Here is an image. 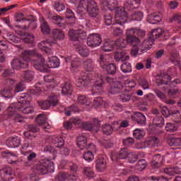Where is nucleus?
<instances>
[{
  "mask_svg": "<svg viewBox=\"0 0 181 181\" xmlns=\"http://www.w3.org/2000/svg\"><path fill=\"white\" fill-rule=\"evenodd\" d=\"M30 57H36L35 59L31 60V64L40 71H43V69H46V60L45 58L35 50H27L23 53V57L13 59L11 62L12 69L19 70L20 69H28L29 67V60Z\"/></svg>",
  "mask_w": 181,
  "mask_h": 181,
  "instance_id": "nucleus-1",
  "label": "nucleus"
},
{
  "mask_svg": "<svg viewBox=\"0 0 181 181\" xmlns=\"http://www.w3.org/2000/svg\"><path fill=\"white\" fill-rule=\"evenodd\" d=\"M45 152H49L50 156L49 158H44L40 161V163L34 166V170H36L37 173L40 175H46L49 172V167L53 166L52 160L56 159L57 156V151L52 146H47L44 148Z\"/></svg>",
  "mask_w": 181,
  "mask_h": 181,
  "instance_id": "nucleus-2",
  "label": "nucleus"
},
{
  "mask_svg": "<svg viewBox=\"0 0 181 181\" xmlns=\"http://www.w3.org/2000/svg\"><path fill=\"white\" fill-rule=\"evenodd\" d=\"M18 103L12 104L7 109L8 115H13L16 111H21L23 114L29 115L35 112V109L29 106V102L26 100V96H20Z\"/></svg>",
  "mask_w": 181,
  "mask_h": 181,
  "instance_id": "nucleus-3",
  "label": "nucleus"
},
{
  "mask_svg": "<svg viewBox=\"0 0 181 181\" xmlns=\"http://www.w3.org/2000/svg\"><path fill=\"white\" fill-rule=\"evenodd\" d=\"M60 101V96L56 95H49L47 100H38L37 104L42 110H49L50 107H56Z\"/></svg>",
  "mask_w": 181,
  "mask_h": 181,
  "instance_id": "nucleus-4",
  "label": "nucleus"
},
{
  "mask_svg": "<svg viewBox=\"0 0 181 181\" xmlns=\"http://www.w3.org/2000/svg\"><path fill=\"white\" fill-rule=\"evenodd\" d=\"M127 19L128 17L127 16H122V13H117L115 16V23H112V16L109 14L105 16V23L107 26H110V25H112V26L120 25V26H122V25L127 23Z\"/></svg>",
  "mask_w": 181,
  "mask_h": 181,
  "instance_id": "nucleus-5",
  "label": "nucleus"
},
{
  "mask_svg": "<svg viewBox=\"0 0 181 181\" xmlns=\"http://www.w3.org/2000/svg\"><path fill=\"white\" fill-rule=\"evenodd\" d=\"M160 110L162 115L165 117V118H169L172 115L175 118V122H181V115L179 110H174L170 112L166 106H160Z\"/></svg>",
  "mask_w": 181,
  "mask_h": 181,
  "instance_id": "nucleus-6",
  "label": "nucleus"
},
{
  "mask_svg": "<svg viewBox=\"0 0 181 181\" xmlns=\"http://www.w3.org/2000/svg\"><path fill=\"white\" fill-rule=\"evenodd\" d=\"M92 80L93 75L88 71L82 73L81 77H79L76 81V86L78 87H87V86H90Z\"/></svg>",
  "mask_w": 181,
  "mask_h": 181,
  "instance_id": "nucleus-7",
  "label": "nucleus"
},
{
  "mask_svg": "<svg viewBox=\"0 0 181 181\" xmlns=\"http://www.w3.org/2000/svg\"><path fill=\"white\" fill-rule=\"evenodd\" d=\"M103 42V39L99 34H90L87 38V45L90 47H97Z\"/></svg>",
  "mask_w": 181,
  "mask_h": 181,
  "instance_id": "nucleus-8",
  "label": "nucleus"
},
{
  "mask_svg": "<svg viewBox=\"0 0 181 181\" xmlns=\"http://www.w3.org/2000/svg\"><path fill=\"white\" fill-rule=\"evenodd\" d=\"M128 155H129L128 148H123L119 151V153L115 151L112 152L110 158L113 162H115L117 159H127V158H128Z\"/></svg>",
  "mask_w": 181,
  "mask_h": 181,
  "instance_id": "nucleus-9",
  "label": "nucleus"
},
{
  "mask_svg": "<svg viewBox=\"0 0 181 181\" xmlns=\"http://www.w3.org/2000/svg\"><path fill=\"white\" fill-rule=\"evenodd\" d=\"M134 30H127L126 32V40L127 43L129 45H132V46H135L139 43L140 40L136 35L134 34Z\"/></svg>",
  "mask_w": 181,
  "mask_h": 181,
  "instance_id": "nucleus-10",
  "label": "nucleus"
},
{
  "mask_svg": "<svg viewBox=\"0 0 181 181\" xmlns=\"http://www.w3.org/2000/svg\"><path fill=\"white\" fill-rule=\"evenodd\" d=\"M0 176L3 181L12 180V168L11 167H5L0 169Z\"/></svg>",
  "mask_w": 181,
  "mask_h": 181,
  "instance_id": "nucleus-11",
  "label": "nucleus"
},
{
  "mask_svg": "<svg viewBox=\"0 0 181 181\" xmlns=\"http://www.w3.org/2000/svg\"><path fill=\"white\" fill-rule=\"evenodd\" d=\"M153 45V42L150 38L144 40L141 45H139L140 52L141 53H146L148 50H151V49H152Z\"/></svg>",
  "mask_w": 181,
  "mask_h": 181,
  "instance_id": "nucleus-12",
  "label": "nucleus"
},
{
  "mask_svg": "<svg viewBox=\"0 0 181 181\" xmlns=\"http://www.w3.org/2000/svg\"><path fill=\"white\" fill-rule=\"evenodd\" d=\"M52 45H53V42L46 40L40 42L38 44V47L43 52H45V53H52Z\"/></svg>",
  "mask_w": 181,
  "mask_h": 181,
  "instance_id": "nucleus-13",
  "label": "nucleus"
},
{
  "mask_svg": "<svg viewBox=\"0 0 181 181\" xmlns=\"http://www.w3.org/2000/svg\"><path fill=\"white\" fill-rule=\"evenodd\" d=\"M65 62L66 63H71L72 69H77L81 66V59L79 57H66Z\"/></svg>",
  "mask_w": 181,
  "mask_h": 181,
  "instance_id": "nucleus-14",
  "label": "nucleus"
},
{
  "mask_svg": "<svg viewBox=\"0 0 181 181\" xmlns=\"http://www.w3.org/2000/svg\"><path fill=\"white\" fill-rule=\"evenodd\" d=\"M139 5H141V0H128L124 4V8L127 11H134V9L139 8Z\"/></svg>",
  "mask_w": 181,
  "mask_h": 181,
  "instance_id": "nucleus-15",
  "label": "nucleus"
},
{
  "mask_svg": "<svg viewBox=\"0 0 181 181\" xmlns=\"http://www.w3.org/2000/svg\"><path fill=\"white\" fill-rule=\"evenodd\" d=\"M133 121H136L139 125H145L146 124V117L139 112H134V116H132Z\"/></svg>",
  "mask_w": 181,
  "mask_h": 181,
  "instance_id": "nucleus-16",
  "label": "nucleus"
},
{
  "mask_svg": "<svg viewBox=\"0 0 181 181\" xmlns=\"http://www.w3.org/2000/svg\"><path fill=\"white\" fill-rule=\"evenodd\" d=\"M46 65L47 67L43 68V71H46V70H47V67H51V69H57V67L60 66V59H59V58H57V57H52L49 59V64Z\"/></svg>",
  "mask_w": 181,
  "mask_h": 181,
  "instance_id": "nucleus-17",
  "label": "nucleus"
},
{
  "mask_svg": "<svg viewBox=\"0 0 181 181\" xmlns=\"http://www.w3.org/2000/svg\"><path fill=\"white\" fill-rule=\"evenodd\" d=\"M124 90V85L119 81H115L111 85L110 93L111 94H117V93H121Z\"/></svg>",
  "mask_w": 181,
  "mask_h": 181,
  "instance_id": "nucleus-18",
  "label": "nucleus"
},
{
  "mask_svg": "<svg viewBox=\"0 0 181 181\" xmlns=\"http://www.w3.org/2000/svg\"><path fill=\"white\" fill-rule=\"evenodd\" d=\"M95 168L98 172H104L107 169V161L103 157H99L96 160Z\"/></svg>",
  "mask_w": 181,
  "mask_h": 181,
  "instance_id": "nucleus-19",
  "label": "nucleus"
},
{
  "mask_svg": "<svg viewBox=\"0 0 181 181\" xmlns=\"http://www.w3.org/2000/svg\"><path fill=\"white\" fill-rule=\"evenodd\" d=\"M6 144L8 148H18L21 145V139L18 136L9 137Z\"/></svg>",
  "mask_w": 181,
  "mask_h": 181,
  "instance_id": "nucleus-20",
  "label": "nucleus"
},
{
  "mask_svg": "<svg viewBox=\"0 0 181 181\" xmlns=\"http://www.w3.org/2000/svg\"><path fill=\"white\" fill-rule=\"evenodd\" d=\"M164 173L168 176H175V175H181V168L179 167H169L164 169Z\"/></svg>",
  "mask_w": 181,
  "mask_h": 181,
  "instance_id": "nucleus-21",
  "label": "nucleus"
},
{
  "mask_svg": "<svg viewBox=\"0 0 181 181\" xmlns=\"http://www.w3.org/2000/svg\"><path fill=\"white\" fill-rule=\"evenodd\" d=\"M129 59V56L127 55L125 51L117 52L115 54V62H127Z\"/></svg>",
  "mask_w": 181,
  "mask_h": 181,
  "instance_id": "nucleus-22",
  "label": "nucleus"
},
{
  "mask_svg": "<svg viewBox=\"0 0 181 181\" xmlns=\"http://www.w3.org/2000/svg\"><path fill=\"white\" fill-rule=\"evenodd\" d=\"M78 101L79 104L85 105L87 110H90V108L93 107V103H91V100H88V98H87V97L84 95L78 96Z\"/></svg>",
  "mask_w": 181,
  "mask_h": 181,
  "instance_id": "nucleus-23",
  "label": "nucleus"
},
{
  "mask_svg": "<svg viewBox=\"0 0 181 181\" xmlns=\"http://www.w3.org/2000/svg\"><path fill=\"white\" fill-rule=\"evenodd\" d=\"M40 22L41 23V31L44 35H49L50 33V27L46 22V20L43 17L40 18Z\"/></svg>",
  "mask_w": 181,
  "mask_h": 181,
  "instance_id": "nucleus-24",
  "label": "nucleus"
},
{
  "mask_svg": "<svg viewBox=\"0 0 181 181\" xmlns=\"http://www.w3.org/2000/svg\"><path fill=\"white\" fill-rule=\"evenodd\" d=\"M86 11L92 18H97V16H98V7L97 6V3H95V1L93 2L90 7Z\"/></svg>",
  "mask_w": 181,
  "mask_h": 181,
  "instance_id": "nucleus-25",
  "label": "nucleus"
},
{
  "mask_svg": "<svg viewBox=\"0 0 181 181\" xmlns=\"http://www.w3.org/2000/svg\"><path fill=\"white\" fill-rule=\"evenodd\" d=\"M163 35V29L162 28H156L152 30L150 39L155 42L156 39H159L161 36Z\"/></svg>",
  "mask_w": 181,
  "mask_h": 181,
  "instance_id": "nucleus-26",
  "label": "nucleus"
},
{
  "mask_svg": "<svg viewBox=\"0 0 181 181\" xmlns=\"http://www.w3.org/2000/svg\"><path fill=\"white\" fill-rule=\"evenodd\" d=\"M20 16H23V13H20L17 15L16 22H21V25H18V28L21 29H23V30H28L29 29V20H25V19H19Z\"/></svg>",
  "mask_w": 181,
  "mask_h": 181,
  "instance_id": "nucleus-27",
  "label": "nucleus"
},
{
  "mask_svg": "<svg viewBox=\"0 0 181 181\" xmlns=\"http://www.w3.org/2000/svg\"><path fill=\"white\" fill-rule=\"evenodd\" d=\"M115 46V41L107 40L104 42L103 46L102 47V49H103L104 52H112V50H114Z\"/></svg>",
  "mask_w": 181,
  "mask_h": 181,
  "instance_id": "nucleus-28",
  "label": "nucleus"
},
{
  "mask_svg": "<svg viewBox=\"0 0 181 181\" xmlns=\"http://www.w3.org/2000/svg\"><path fill=\"white\" fill-rule=\"evenodd\" d=\"M114 1H115V0H105L102 3L101 8H103V9H105V11H107V9L112 11V9L115 8V4H114Z\"/></svg>",
  "mask_w": 181,
  "mask_h": 181,
  "instance_id": "nucleus-29",
  "label": "nucleus"
},
{
  "mask_svg": "<svg viewBox=\"0 0 181 181\" xmlns=\"http://www.w3.org/2000/svg\"><path fill=\"white\" fill-rule=\"evenodd\" d=\"M163 163V157L160 156V154H157L153 156L151 165L154 168H159L160 165Z\"/></svg>",
  "mask_w": 181,
  "mask_h": 181,
  "instance_id": "nucleus-30",
  "label": "nucleus"
},
{
  "mask_svg": "<svg viewBox=\"0 0 181 181\" xmlns=\"http://www.w3.org/2000/svg\"><path fill=\"white\" fill-rule=\"evenodd\" d=\"M29 148H30V143L25 140L24 143L21 146V152L22 155H24V156H28L29 153H30V150H29Z\"/></svg>",
  "mask_w": 181,
  "mask_h": 181,
  "instance_id": "nucleus-31",
  "label": "nucleus"
},
{
  "mask_svg": "<svg viewBox=\"0 0 181 181\" xmlns=\"http://www.w3.org/2000/svg\"><path fill=\"white\" fill-rule=\"evenodd\" d=\"M77 146L81 150L87 146V137L86 136L81 135L78 137Z\"/></svg>",
  "mask_w": 181,
  "mask_h": 181,
  "instance_id": "nucleus-32",
  "label": "nucleus"
},
{
  "mask_svg": "<svg viewBox=\"0 0 181 181\" xmlns=\"http://www.w3.org/2000/svg\"><path fill=\"white\" fill-rule=\"evenodd\" d=\"M62 93L64 95H71L73 93V86L69 82L66 83L64 86L62 87Z\"/></svg>",
  "mask_w": 181,
  "mask_h": 181,
  "instance_id": "nucleus-33",
  "label": "nucleus"
},
{
  "mask_svg": "<svg viewBox=\"0 0 181 181\" xmlns=\"http://www.w3.org/2000/svg\"><path fill=\"white\" fill-rule=\"evenodd\" d=\"M52 35L54 39H57V40H63L64 39V33L60 29H53Z\"/></svg>",
  "mask_w": 181,
  "mask_h": 181,
  "instance_id": "nucleus-34",
  "label": "nucleus"
},
{
  "mask_svg": "<svg viewBox=\"0 0 181 181\" xmlns=\"http://www.w3.org/2000/svg\"><path fill=\"white\" fill-rule=\"evenodd\" d=\"M159 139L156 136L151 137L148 140L146 141V145H148L150 148H153L155 146H158L160 144Z\"/></svg>",
  "mask_w": 181,
  "mask_h": 181,
  "instance_id": "nucleus-35",
  "label": "nucleus"
},
{
  "mask_svg": "<svg viewBox=\"0 0 181 181\" xmlns=\"http://www.w3.org/2000/svg\"><path fill=\"white\" fill-rule=\"evenodd\" d=\"M103 86H104V78H103V76H100L99 79H98L95 83L93 90H98V92L96 93H101V91H103Z\"/></svg>",
  "mask_w": 181,
  "mask_h": 181,
  "instance_id": "nucleus-36",
  "label": "nucleus"
},
{
  "mask_svg": "<svg viewBox=\"0 0 181 181\" xmlns=\"http://www.w3.org/2000/svg\"><path fill=\"white\" fill-rule=\"evenodd\" d=\"M84 67L88 71H91V70H93V69H95V64H94V62L93 61V59L89 58L84 61L83 62Z\"/></svg>",
  "mask_w": 181,
  "mask_h": 181,
  "instance_id": "nucleus-37",
  "label": "nucleus"
},
{
  "mask_svg": "<svg viewBox=\"0 0 181 181\" xmlns=\"http://www.w3.org/2000/svg\"><path fill=\"white\" fill-rule=\"evenodd\" d=\"M93 2L95 1L93 0H80L78 7L87 11L93 5Z\"/></svg>",
  "mask_w": 181,
  "mask_h": 181,
  "instance_id": "nucleus-38",
  "label": "nucleus"
},
{
  "mask_svg": "<svg viewBox=\"0 0 181 181\" xmlns=\"http://www.w3.org/2000/svg\"><path fill=\"white\" fill-rule=\"evenodd\" d=\"M46 16L48 18V19H51V21H54V22H57L58 23H60V22L63 21V18L60 16L54 14L50 11H48L46 13Z\"/></svg>",
  "mask_w": 181,
  "mask_h": 181,
  "instance_id": "nucleus-39",
  "label": "nucleus"
},
{
  "mask_svg": "<svg viewBox=\"0 0 181 181\" xmlns=\"http://www.w3.org/2000/svg\"><path fill=\"white\" fill-rule=\"evenodd\" d=\"M6 40H8L9 43H19V42H21V38H19L18 36L15 35L14 34L8 33H7V35H6Z\"/></svg>",
  "mask_w": 181,
  "mask_h": 181,
  "instance_id": "nucleus-40",
  "label": "nucleus"
},
{
  "mask_svg": "<svg viewBox=\"0 0 181 181\" xmlns=\"http://www.w3.org/2000/svg\"><path fill=\"white\" fill-rule=\"evenodd\" d=\"M81 127L83 129H86V131H92L97 132V129H95V126L93 124L90 122H82Z\"/></svg>",
  "mask_w": 181,
  "mask_h": 181,
  "instance_id": "nucleus-41",
  "label": "nucleus"
},
{
  "mask_svg": "<svg viewBox=\"0 0 181 181\" xmlns=\"http://www.w3.org/2000/svg\"><path fill=\"white\" fill-rule=\"evenodd\" d=\"M78 52L81 57H88L90 56V50L86 46H79Z\"/></svg>",
  "mask_w": 181,
  "mask_h": 181,
  "instance_id": "nucleus-42",
  "label": "nucleus"
},
{
  "mask_svg": "<svg viewBox=\"0 0 181 181\" xmlns=\"http://www.w3.org/2000/svg\"><path fill=\"white\" fill-rule=\"evenodd\" d=\"M105 69H106V71L108 74L114 75L117 73V65L115 64H109L106 65Z\"/></svg>",
  "mask_w": 181,
  "mask_h": 181,
  "instance_id": "nucleus-43",
  "label": "nucleus"
},
{
  "mask_svg": "<svg viewBox=\"0 0 181 181\" xmlns=\"http://www.w3.org/2000/svg\"><path fill=\"white\" fill-rule=\"evenodd\" d=\"M1 97L5 98H11L12 97V88L11 87L6 88L0 91Z\"/></svg>",
  "mask_w": 181,
  "mask_h": 181,
  "instance_id": "nucleus-44",
  "label": "nucleus"
},
{
  "mask_svg": "<svg viewBox=\"0 0 181 181\" xmlns=\"http://www.w3.org/2000/svg\"><path fill=\"white\" fill-rule=\"evenodd\" d=\"M133 136H134L136 139H141V138L145 136V132H144L142 129H136L133 132Z\"/></svg>",
  "mask_w": 181,
  "mask_h": 181,
  "instance_id": "nucleus-45",
  "label": "nucleus"
},
{
  "mask_svg": "<svg viewBox=\"0 0 181 181\" xmlns=\"http://www.w3.org/2000/svg\"><path fill=\"white\" fill-rule=\"evenodd\" d=\"M71 112H78V107L77 106L72 105L66 108L64 110V114L66 117H70V115H71Z\"/></svg>",
  "mask_w": 181,
  "mask_h": 181,
  "instance_id": "nucleus-46",
  "label": "nucleus"
},
{
  "mask_svg": "<svg viewBox=\"0 0 181 181\" xmlns=\"http://www.w3.org/2000/svg\"><path fill=\"white\" fill-rule=\"evenodd\" d=\"M69 36L74 42H78V30H69Z\"/></svg>",
  "mask_w": 181,
  "mask_h": 181,
  "instance_id": "nucleus-47",
  "label": "nucleus"
},
{
  "mask_svg": "<svg viewBox=\"0 0 181 181\" xmlns=\"http://www.w3.org/2000/svg\"><path fill=\"white\" fill-rule=\"evenodd\" d=\"M69 36L74 42H78V30H69Z\"/></svg>",
  "mask_w": 181,
  "mask_h": 181,
  "instance_id": "nucleus-48",
  "label": "nucleus"
},
{
  "mask_svg": "<svg viewBox=\"0 0 181 181\" xmlns=\"http://www.w3.org/2000/svg\"><path fill=\"white\" fill-rule=\"evenodd\" d=\"M36 121L40 125H44L46 124V121H47V116L45 114H40L37 115Z\"/></svg>",
  "mask_w": 181,
  "mask_h": 181,
  "instance_id": "nucleus-49",
  "label": "nucleus"
},
{
  "mask_svg": "<svg viewBox=\"0 0 181 181\" xmlns=\"http://www.w3.org/2000/svg\"><path fill=\"white\" fill-rule=\"evenodd\" d=\"M35 72L32 71H25L23 74V77L24 80H27L28 81H30V80H33Z\"/></svg>",
  "mask_w": 181,
  "mask_h": 181,
  "instance_id": "nucleus-50",
  "label": "nucleus"
},
{
  "mask_svg": "<svg viewBox=\"0 0 181 181\" xmlns=\"http://www.w3.org/2000/svg\"><path fill=\"white\" fill-rule=\"evenodd\" d=\"M121 70L123 73H131V71H132L131 64L129 62H124L121 65Z\"/></svg>",
  "mask_w": 181,
  "mask_h": 181,
  "instance_id": "nucleus-51",
  "label": "nucleus"
},
{
  "mask_svg": "<svg viewBox=\"0 0 181 181\" xmlns=\"http://www.w3.org/2000/svg\"><path fill=\"white\" fill-rule=\"evenodd\" d=\"M149 20L151 21V23L153 25H156V23H159L160 21H162V18L157 14H151L149 16Z\"/></svg>",
  "mask_w": 181,
  "mask_h": 181,
  "instance_id": "nucleus-52",
  "label": "nucleus"
},
{
  "mask_svg": "<svg viewBox=\"0 0 181 181\" xmlns=\"http://www.w3.org/2000/svg\"><path fill=\"white\" fill-rule=\"evenodd\" d=\"M52 139L54 141L52 142L57 148H62L64 145V140L62 137H54Z\"/></svg>",
  "mask_w": 181,
  "mask_h": 181,
  "instance_id": "nucleus-53",
  "label": "nucleus"
},
{
  "mask_svg": "<svg viewBox=\"0 0 181 181\" xmlns=\"http://www.w3.org/2000/svg\"><path fill=\"white\" fill-rule=\"evenodd\" d=\"M102 131L105 135H111L114 129L112 128V126L110 124H105L102 128Z\"/></svg>",
  "mask_w": 181,
  "mask_h": 181,
  "instance_id": "nucleus-54",
  "label": "nucleus"
},
{
  "mask_svg": "<svg viewBox=\"0 0 181 181\" xmlns=\"http://www.w3.org/2000/svg\"><path fill=\"white\" fill-rule=\"evenodd\" d=\"M130 30H134V35L139 37H145V35H146V31L141 28H132Z\"/></svg>",
  "mask_w": 181,
  "mask_h": 181,
  "instance_id": "nucleus-55",
  "label": "nucleus"
},
{
  "mask_svg": "<svg viewBox=\"0 0 181 181\" xmlns=\"http://www.w3.org/2000/svg\"><path fill=\"white\" fill-rule=\"evenodd\" d=\"M170 146H181L180 138H173L168 141Z\"/></svg>",
  "mask_w": 181,
  "mask_h": 181,
  "instance_id": "nucleus-56",
  "label": "nucleus"
},
{
  "mask_svg": "<svg viewBox=\"0 0 181 181\" xmlns=\"http://www.w3.org/2000/svg\"><path fill=\"white\" fill-rule=\"evenodd\" d=\"M99 64L102 69H105L108 65V61L105 56L101 54L99 58Z\"/></svg>",
  "mask_w": 181,
  "mask_h": 181,
  "instance_id": "nucleus-57",
  "label": "nucleus"
},
{
  "mask_svg": "<svg viewBox=\"0 0 181 181\" xmlns=\"http://www.w3.org/2000/svg\"><path fill=\"white\" fill-rule=\"evenodd\" d=\"M153 123L154 125H156V127H161V125L165 124V119L160 116H157L153 119Z\"/></svg>",
  "mask_w": 181,
  "mask_h": 181,
  "instance_id": "nucleus-58",
  "label": "nucleus"
},
{
  "mask_svg": "<svg viewBox=\"0 0 181 181\" xmlns=\"http://www.w3.org/2000/svg\"><path fill=\"white\" fill-rule=\"evenodd\" d=\"M144 18V13L136 11L132 15V21H142Z\"/></svg>",
  "mask_w": 181,
  "mask_h": 181,
  "instance_id": "nucleus-59",
  "label": "nucleus"
},
{
  "mask_svg": "<svg viewBox=\"0 0 181 181\" xmlns=\"http://www.w3.org/2000/svg\"><path fill=\"white\" fill-rule=\"evenodd\" d=\"M83 159L86 160V162H92L94 160V154L91 151H87L83 153Z\"/></svg>",
  "mask_w": 181,
  "mask_h": 181,
  "instance_id": "nucleus-60",
  "label": "nucleus"
},
{
  "mask_svg": "<svg viewBox=\"0 0 181 181\" xmlns=\"http://www.w3.org/2000/svg\"><path fill=\"white\" fill-rule=\"evenodd\" d=\"M146 168V161L144 159L139 160L136 165V169L137 170H144Z\"/></svg>",
  "mask_w": 181,
  "mask_h": 181,
  "instance_id": "nucleus-61",
  "label": "nucleus"
},
{
  "mask_svg": "<svg viewBox=\"0 0 181 181\" xmlns=\"http://www.w3.org/2000/svg\"><path fill=\"white\" fill-rule=\"evenodd\" d=\"M165 131L168 132H175V131H177V127H176V124L173 123H167L165 126Z\"/></svg>",
  "mask_w": 181,
  "mask_h": 181,
  "instance_id": "nucleus-62",
  "label": "nucleus"
},
{
  "mask_svg": "<svg viewBox=\"0 0 181 181\" xmlns=\"http://www.w3.org/2000/svg\"><path fill=\"white\" fill-rule=\"evenodd\" d=\"M54 9L57 11V12H62L66 9V6L62 1H57L54 4Z\"/></svg>",
  "mask_w": 181,
  "mask_h": 181,
  "instance_id": "nucleus-63",
  "label": "nucleus"
},
{
  "mask_svg": "<svg viewBox=\"0 0 181 181\" xmlns=\"http://www.w3.org/2000/svg\"><path fill=\"white\" fill-rule=\"evenodd\" d=\"M119 99L122 103H127L131 100V95L127 93H122L119 94Z\"/></svg>",
  "mask_w": 181,
  "mask_h": 181,
  "instance_id": "nucleus-64",
  "label": "nucleus"
}]
</instances>
